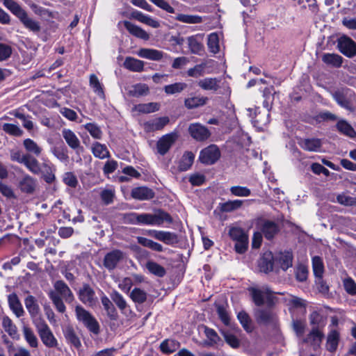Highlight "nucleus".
<instances>
[{"instance_id": "nucleus-56", "label": "nucleus", "mask_w": 356, "mask_h": 356, "mask_svg": "<svg viewBox=\"0 0 356 356\" xmlns=\"http://www.w3.org/2000/svg\"><path fill=\"white\" fill-rule=\"evenodd\" d=\"M23 145L26 150L35 156H39L42 152V148L32 139L26 138Z\"/></svg>"}, {"instance_id": "nucleus-14", "label": "nucleus", "mask_w": 356, "mask_h": 356, "mask_svg": "<svg viewBox=\"0 0 356 356\" xmlns=\"http://www.w3.org/2000/svg\"><path fill=\"white\" fill-rule=\"evenodd\" d=\"M213 60H209L196 65L187 70V75L191 77L197 78L203 76L204 74H211L212 71L209 70V68L213 66Z\"/></svg>"}, {"instance_id": "nucleus-44", "label": "nucleus", "mask_w": 356, "mask_h": 356, "mask_svg": "<svg viewBox=\"0 0 356 356\" xmlns=\"http://www.w3.org/2000/svg\"><path fill=\"white\" fill-rule=\"evenodd\" d=\"M145 266L150 273L157 277H163L166 273L165 269L155 261H148Z\"/></svg>"}, {"instance_id": "nucleus-50", "label": "nucleus", "mask_w": 356, "mask_h": 356, "mask_svg": "<svg viewBox=\"0 0 356 356\" xmlns=\"http://www.w3.org/2000/svg\"><path fill=\"white\" fill-rule=\"evenodd\" d=\"M27 169L33 174L39 175L40 173V166L38 160L31 156L28 155L24 163H23Z\"/></svg>"}, {"instance_id": "nucleus-8", "label": "nucleus", "mask_w": 356, "mask_h": 356, "mask_svg": "<svg viewBox=\"0 0 356 356\" xmlns=\"http://www.w3.org/2000/svg\"><path fill=\"white\" fill-rule=\"evenodd\" d=\"M188 133L193 139L200 142L207 140L211 136L209 130L200 123L191 124Z\"/></svg>"}, {"instance_id": "nucleus-18", "label": "nucleus", "mask_w": 356, "mask_h": 356, "mask_svg": "<svg viewBox=\"0 0 356 356\" xmlns=\"http://www.w3.org/2000/svg\"><path fill=\"white\" fill-rule=\"evenodd\" d=\"M275 266V258L271 252H266L259 262V268L261 272L268 273L273 270Z\"/></svg>"}, {"instance_id": "nucleus-17", "label": "nucleus", "mask_w": 356, "mask_h": 356, "mask_svg": "<svg viewBox=\"0 0 356 356\" xmlns=\"http://www.w3.org/2000/svg\"><path fill=\"white\" fill-rule=\"evenodd\" d=\"M22 331L24 339L29 347L33 350L38 349L40 342L33 330L28 325H24Z\"/></svg>"}, {"instance_id": "nucleus-45", "label": "nucleus", "mask_w": 356, "mask_h": 356, "mask_svg": "<svg viewBox=\"0 0 356 356\" xmlns=\"http://www.w3.org/2000/svg\"><path fill=\"white\" fill-rule=\"evenodd\" d=\"M204 334L208 339L207 341L204 342V344L209 346H213L218 343L220 341V337L218 335L217 332L211 328H209L207 326H204Z\"/></svg>"}, {"instance_id": "nucleus-51", "label": "nucleus", "mask_w": 356, "mask_h": 356, "mask_svg": "<svg viewBox=\"0 0 356 356\" xmlns=\"http://www.w3.org/2000/svg\"><path fill=\"white\" fill-rule=\"evenodd\" d=\"M159 106L157 103H147L136 105L133 110L142 113H149L158 111Z\"/></svg>"}, {"instance_id": "nucleus-41", "label": "nucleus", "mask_w": 356, "mask_h": 356, "mask_svg": "<svg viewBox=\"0 0 356 356\" xmlns=\"http://www.w3.org/2000/svg\"><path fill=\"white\" fill-rule=\"evenodd\" d=\"M337 130L343 135L350 138L356 136V131L353 127L346 120H339L337 124Z\"/></svg>"}, {"instance_id": "nucleus-6", "label": "nucleus", "mask_w": 356, "mask_h": 356, "mask_svg": "<svg viewBox=\"0 0 356 356\" xmlns=\"http://www.w3.org/2000/svg\"><path fill=\"white\" fill-rule=\"evenodd\" d=\"M220 156V152L216 145H211L203 149L200 154L199 160L207 165L215 163Z\"/></svg>"}, {"instance_id": "nucleus-1", "label": "nucleus", "mask_w": 356, "mask_h": 356, "mask_svg": "<svg viewBox=\"0 0 356 356\" xmlns=\"http://www.w3.org/2000/svg\"><path fill=\"white\" fill-rule=\"evenodd\" d=\"M34 325L43 345L48 348H56L58 341L47 323L42 319L33 321Z\"/></svg>"}, {"instance_id": "nucleus-5", "label": "nucleus", "mask_w": 356, "mask_h": 356, "mask_svg": "<svg viewBox=\"0 0 356 356\" xmlns=\"http://www.w3.org/2000/svg\"><path fill=\"white\" fill-rule=\"evenodd\" d=\"M125 254L120 250H113L107 252L103 259V266L108 271H112L123 261Z\"/></svg>"}, {"instance_id": "nucleus-63", "label": "nucleus", "mask_w": 356, "mask_h": 356, "mask_svg": "<svg viewBox=\"0 0 356 356\" xmlns=\"http://www.w3.org/2000/svg\"><path fill=\"white\" fill-rule=\"evenodd\" d=\"M243 201L241 200H229L222 205V210L225 212H230L240 208Z\"/></svg>"}, {"instance_id": "nucleus-30", "label": "nucleus", "mask_w": 356, "mask_h": 356, "mask_svg": "<svg viewBox=\"0 0 356 356\" xmlns=\"http://www.w3.org/2000/svg\"><path fill=\"white\" fill-rule=\"evenodd\" d=\"M132 17L139 21L140 22H142L143 24H145L152 28H159L160 26V23L159 21L153 19L150 16L145 15L143 13L136 10L134 11L131 14Z\"/></svg>"}, {"instance_id": "nucleus-34", "label": "nucleus", "mask_w": 356, "mask_h": 356, "mask_svg": "<svg viewBox=\"0 0 356 356\" xmlns=\"http://www.w3.org/2000/svg\"><path fill=\"white\" fill-rule=\"evenodd\" d=\"M322 60L327 65L339 67L341 66L343 58L337 54L326 53L323 54Z\"/></svg>"}, {"instance_id": "nucleus-22", "label": "nucleus", "mask_w": 356, "mask_h": 356, "mask_svg": "<svg viewBox=\"0 0 356 356\" xmlns=\"http://www.w3.org/2000/svg\"><path fill=\"white\" fill-rule=\"evenodd\" d=\"M339 340V332L334 328H331L327 336L326 349L331 353L335 352L338 348Z\"/></svg>"}, {"instance_id": "nucleus-27", "label": "nucleus", "mask_w": 356, "mask_h": 356, "mask_svg": "<svg viewBox=\"0 0 356 356\" xmlns=\"http://www.w3.org/2000/svg\"><path fill=\"white\" fill-rule=\"evenodd\" d=\"M54 288L57 291L56 293H59L67 302H70L73 300L74 296L68 286L61 280L57 281L54 284Z\"/></svg>"}, {"instance_id": "nucleus-57", "label": "nucleus", "mask_w": 356, "mask_h": 356, "mask_svg": "<svg viewBox=\"0 0 356 356\" xmlns=\"http://www.w3.org/2000/svg\"><path fill=\"white\" fill-rule=\"evenodd\" d=\"M4 6L17 17L24 10L19 4L14 0H1Z\"/></svg>"}, {"instance_id": "nucleus-10", "label": "nucleus", "mask_w": 356, "mask_h": 356, "mask_svg": "<svg viewBox=\"0 0 356 356\" xmlns=\"http://www.w3.org/2000/svg\"><path fill=\"white\" fill-rule=\"evenodd\" d=\"M339 51L347 57L351 58L356 55V43L347 36H342L338 40Z\"/></svg>"}, {"instance_id": "nucleus-20", "label": "nucleus", "mask_w": 356, "mask_h": 356, "mask_svg": "<svg viewBox=\"0 0 356 356\" xmlns=\"http://www.w3.org/2000/svg\"><path fill=\"white\" fill-rule=\"evenodd\" d=\"M169 122L168 117L157 118L144 123V129L147 132L161 130Z\"/></svg>"}, {"instance_id": "nucleus-60", "label": "nucleus", "mask_w": 356, "mask_h": 356, "mask_svg": "<svg viewBox=\"0 0 356 356\" xmlns=\"http://www.w3.org/2000/svg\"><path fill=\"white\" fill-rule=\"evenodd\" d=\"M186 88V84L184 83H175L170 85H167L164 87V91L166 94L173 95L179 93Z\"/></svg>"}, {"instance_id": "nucleus-32", "label": "nucleus", "mask_w": 356, "mask_h": 356, "mask_svg": "<svg viewBox=\"0 0 356 356\" xmlns=\"http://www.w3.org/2000/svg\"><path fill=\"white\" fill-rule=\"evenodd\" d=\"M24 304L31 318H34L38 316L40 307L33 296H28L24 300Z\"/></svg>"}, {"instance_id": "nucleus-33", "label": "nucleus", "mask_w": 356, "mask_h": 356, "mask_svg": "<svg viewBox=\"0 0 356 356\" xmlns=\"http://www.w3.org/2000/svg\"><path fill=\"white\" fill-rule=\"evenodd\" d=\"M324 334L318 328L313 327L305 341L307 343H311L314 348H316L320 346Z\"/></svg>"}, {"instance_id": "nucleus-7", "label": "nucleus", "mask_w": 356, "mask_h": 356, "mask_svg": "<svg viewBox=\"0 0 356 356\" xmlns=\"http://www.w3.org/2000/svg\"><path fill=\"white\" fill-rule=\"evenodd\" d=\"M178 138L176 132H172L163 136L156 143V149L161 155H165Z\"/></svg>"}, {"instance_id": "nucleus-43", "label": "nucleus", "mask_w": 356, "mask_h": 356, "mask_svg": "<svg viewBox=\"0 0 356 356\" xmlns=\"http://www.w3.org/2000/svg\"><path fill=\"white\" fill-rule=\"evenodd\" d=\"M312 268L315 277L318 279H322L324 273V265L323 259L318 257L315 256L312 258Z\"/></svg>"}, {"instance_id": "nucleus-39", "label": "nucleus", "mask_w": 356, "mask_h": 356, "mask_svg": "<svg viewBox=\"0 0 356 356\" xmlns=\"http://www.w3.org/2000/svg\"><path fill=\"white\" fill-rule=\"evenodd\" d=\"M89 83L93 92L100 98L104 99L105 95L103 85L95 74H91L90 76Z\"/></svg>"}, {"instance_id": "nucleus-2", "label": "nucleus", "mask_w": 356, "mask_h": 356, "mask_svg": "<svg viewBox=\"0 0 356 356\" xmlns=\"http://www.w3.org/2000/svg\"><path fill=\"white\" fill-rule=\"evenodd\" d=\"M74 312L77 321L82 323L90 332L96 335L99 333V324L88 311L81 305H77L75 307Z\"/></svg>"}, {"instance_id": "nucleus-59", "label": "nucleus", "mask_w": 356, "mask_h": 356, "mask_svg": "<svg viewBox=\"0 0 356 356\" xmlns=\"http://www.w3.org/2000/svg\"><path fill=\"white\" fill-rule=\"evenodd\" d=\"M208 47L211 52L216 54L219 51V38L216 33H212L208 36Z\"/></svg>"}, {"instance_id": "nucleus-58", "label": "nucleus", "mask_w": 356, "mask_h": 356, "mask_svg": "<svg viewBox=\"0 0 356 356\" xmlns=\"http://www.w3.org/2000/svg\"><path fill=\"white\" fill-rule=\"evenodd\" d=\"M49 296L56 307L57 311L60 313H64L65 312L66 307L59 294L56 293L55 291H50Z\"/></svg>"}, {"instance_id": "nucleus-61", "label": "nucleus", "mask_w": 356, "mask_h": 356, "mask_svg": "<svg viewBox=\"0 0 356 356\" xmlns=\"http://www.w3.org/2000/svg\"><path fill=\"white\" fill-rule=\"evenodd\" d=\"M111 297L112 300L121 311H124L127 307V301L119 292L113 291Z\"/></svg>"}, {"instance_id": "nucleus-46", "label": "nucleus", "mask_w": 356, "mask_h": 356, "mask_svg": "<svg viewBox=\"0 0 356 356\" xmlns=\"http://www.w3.org/2000/svg\"><path fill=\"white\" fill-rule=\"evenodd\" d=\"M40 173L44 181L48 183H52L55 179V175L52 167L47 163H43L40 167Z\"/></svg>"}, {"instance_id": "nucleus-55", "label": "nucleus", "mask_w": 356, "mask_h": 356, "mask_svg": "<svg viewBox=\"0 0 356 356\" xmlns=\"http://www.w3.org/2000/svg\"><path fill=\"white\" fill-rule=\"evenodd\" d=\"M179 346V342L173 339H166L161 345V350L164 353H172L175 352Z\"/></svg>"}, {"instance_id": "nucleus-31", "label": "nucleus", "mask_w": 356, "mask_h": 356, "mask_svg": "<svg viewBox=\"0 0 356 356\" xmlns=\"http://www.w3.org/2000/svg\"><path fill=\"white\" fill-rule=\"evenodd\" d=\"M321 145V140L318 138H306L302 140L300 143L302 149L309 152H318Z\"/></svg>"}, {"instance_id": "nucleus-13", "label": "nucleus", "mask_w": 356, "mask_h": 356, "mask_svg": "<svg viewBox=\"0 0 356 356\" xmlns=\"http://www.w3.org/2000/svg\"><path fill=\"white\" fill-rule=\"evenodd\" d=\"M257 321L259 323L268 325L276 321V315L269 309H257L254 311Z\"/></svg>"}, {"instance_id": "nucleus-28", "label": "nucleus", "mask_w": 356, "mask_h": 356, "mask_svg": "<svg viewBox=\"0 0 356 356\" xmlns=\"http://www.w3.org/2000/svg\"><path fill=\"white\" fill-rule=\"evenodd\" d=\"M348 92V90H337L332 95V97L340 106L347 110L352 111L353 108L350 102L346 97Z\"/></svg>"}, {"instance_id": "nucleus-64", "label": "nucleus", "mask_w": 356, "mask_h": 356, "mask_svg": "<svg viewBox=\"0 0 356 356\" xmlns=\"http://www.w3.org/2000/svg\"><path fill=\"white\" fill-rule=\"evenodd\" d=\"M345 291L350 295H356V282L353 279L348 277L343 280Z\"/></svg>"}, {"instance_id": "nucleus-26", "label": "nucleus", "mask_w": 356, "mask_h": 356, "mask_svg": "<svg viewBox=\"0 0 356 356\" xmlns=\"http://www.w3.org/2000/svg\"><path fill=\"white\" fill-rule=\"evenodd\" d=\"M8 305L10 309L17 317H21L24 314L22 305L16 293H11L8 296Z\"/></svg>"}, {"instance_id": "nucleus-23", "label": "nucleus", "mask_w": 356, "mask_h": 356, "mask_svg": "<svg viewBox=\"0 0 356 356\" xmlns=\"http://www.w3.org/2000/svg\"><path fill=\"white\" fill-rule=\"evenodd\" d=\"M124 26L129 33L134 36L144 40H148L149 39V33L140 26L135 25L129 21H124Z\"/></svg>"}, {"instance_id": "nucleus-40", "label": "nucleus", "mask_w": 356, "mask_h": 356, "mask_svg": "<svg viewBox=\"0 0 356 356\" xmlns=\"http://www.w3.org/2000/svg\"><path fill=\"white\" fill-rule=\"evenodd\" d=\"M207 101V97H192L185 99L184 105L188 109H193L205 105Z\"/></svg>"}, {"instance_id": "nucleus-47", "label": "nucleus", "mask_w": 356, "mask_h": 356, "mask_svg": "<svg viewBox=\"0 0 356 356\" xmlns=\"http://www.w3.org/2000/svg\"><path fill=\"white\" fill-rule=\"evenodd\" d=\"M129 297L135 303L143 304L147 300V293L140 288H134L131 291Z\"/></svg>"}, {"instance_id": "nucleus-9", "label": "nucleus", "mask_w": 356, "mask_h": 356, "mask_svg": "<svg viewBox=\"0 0 356 356\" xmlns=\"http://www.w3.org/2000/svg\"><path fill=\"white\" fill-rule=\"evenodd\" d=\"M147 234L167 245H171L178 242L177 235L173 232L149 229L147 232Z\"/></svg>"}, {"instance_id": "nucleus-38", "label": "nucleus", "mask_w": 356, "mask_h": 356, "mask_svg": "<svg viewBox=\"0 0 356 356\" xmlns=\"http://www.w3.org/2000/svg\"><path fill=\"white\" fill-rule=\"evenodd\" d=\"M124 66L133 72H142L144 68V63L136 58L127 57L124 62Z\"/></svg>"}, {"instance_id": "nucleus-12", "label": "nucleus", "mask_w": 356, "mask_h": 356, "mask_svg": "<svg viewBox=\"0 0 356 356\" xmlns=\"http://www.w3.org/2000/svg\"><path fill=\"white\" fill-rule=\"evenodd\" d=\"M275 266L286 270L293 265V254L291 251L280 252L274 256Z\"/></svg>"}, {"instance_id": "nucleus-35", "label": "nucleus", "mask_w": 356, "mask_h": 356, "mask_svg": "<svg viewBox=\"0 0 356 356\" xmlns=\"http://www.w3.org/2000/svg\"><path fill=\"white\" fill-rule=\"evenodd\" d=\"M278 230L277 224L271 221H265L261 226V232L268 240L273 238Z\"/></svg>"}, {"instance_id": "nucleus-3", "label": "nucleus", "mask_w": 356, "mask_h": 356, "mask_svg": "<svg viewBox=\"0 0 356 356\" xmlns=\"http://www.w3.org/2000/svg\"><path fill=\"white\" fill-rule=\"evenodd\" d=\"M165 222H172V218L168 213L161 209L154 213H139V225L160 226Z\"/></svg>"}, {"instance_id": "nucleus-49", "label": "nucleus", "mask_w": 356, "mask_h": 356, "mask_svg": "<svg viewBox=\"0 0 356 356\" xmlns=\"http://www.w3.org/2000/svg\"><path fill=\"white\" fill-rule=\"evenodd\" d=\"M137 241L141 245L149 248L152 250H155L157 252H162L163 250V248L160 243L154 242L147 238L143 236H138Z\"/></svg>"}, {"instance_id": "nucleus-11", "label": "nucleus", "mask_w": 356, "mask_h": 356, "mask_svg": "<svg viewBox=\"0 0 356 356\" xmlns=\"http://www.w3.org/2000/svg\"><path fill=\"white\" fill-rule=\"evenodd\" d=\"M79 298L83 304L90 307L95 305L97 300L94 290L88 284H84L80 289Z\"/></svg>"}, {"instance_id": "nucleus-53", "label": "nucleus", "mask_w": 356, "mask_h": 356, "mask_svg": "<svg viewBox=\"0 0 356 356\" xmlns=\"http://www.w3.org/2000/svg\"><path fill=\"white\" fill-rule=\"evenodd\" d=\"M188 48L192 54H200L203 50V45L197 39L195 35L190 36L187 38Z\"/></svg>"}, {"instance_id": "nucleus-15", "label": "nucleus", "mask_w": 356, "mask_h": 356, "mask_svg": "<svg viewBox=\"0 0 356 356\" xmlns=\"http://www.w3.org/2000/svg\"><path fill=\"white\" fill-rule=\"evenodd\" d=\"M18 187L21 192L32 194L37 187V180L29 175H24L19 181Z\"/></svg>"}, {"instance_id": "nucleus-21", "label": "nucleus", "mask_w": 356, "mask_h": 356, "mask_svg": "<svg viewBox=\"0 0 356 356\" xmlns=\"http://www.w3.org/2000/svg\"><path fill=\"white\" fill-rule=\"evenodd\" d=\"M17 18L23 24L25 28L29 31L37 33L40 31V24L38 21L30 17L24 10Z\"/></svg>"}, {"instance_id": "nucleus-24", "label": "nucleus", "mask_w": 356, "mask_h": 356, "mask_svg": "<svg viewBox=\"0 0 356 356\" xmlns=\"http://www.w3.org/2000/svg\"><path fill=\"white\" fill-rule=\"evenodd\" d=\"M138 56L143 58L159 61L163 57V52L157 49L142 48L138 50Z\"/></svg>"}, {"instance_id": "nucleus-4", "label": "nucleus", "mask_w": 356, "mask_h": 356, "mask_svg": "<svg viewBox=\"0 0 356 356\" xmlns=\"http://www.w3.org/2000/svg\"><path fill=\"white\" fill-rule=\"evenodd\" d=\"M254 303L258 306L266 304L268 307L275 302V297L270 289L264 286L261 288L251 287L248 289Z\"/></svg>"}, {"instance_id": "nucleus-29", "label": "nucleus", "mask_w": 356, "mask_h": 356, "mask_svg": "<svg viewBox=\"0 0 356 356\" xmlns=\"http://www.w3.org/2000/svg\"><path fill=\"white\" fill-rule=\"evenodd\" d=\"M63 334L67 342L76 348H79L81 346V341L72 326H67L63 330Z\"/></svg>"}, {"instance_id": "nucleus-37", "label": "nucleus", "mask_w": 356, "mask_h": 356, "mask_svg": "<svg viewBox=\"0 0 356 356\" xmlns=\"http://www.w3.org/2000/svg\"><path fill=\"white\" fill-rule=\"evenodd\" d=\"M195 155L191 152H186L181 156L178 168L180 171L188 170L193 163Z\"/></svg>"}, {"instance_id": "nucleus-25", "label": "nucleus", "mask_w": 356, "mask_h": 356, "mask_svg": "<svg viewBox=\"0 0 356 356\" xmlns=\"http://www.w3.org/2000/svg\"><path fill=\"white\" fill-rule=\"evenodd\" d=\"M133 198L139 200H148L154 197V191L147 187H137L131 191Z\"/></svg>"}, {"instance_id": "nucleus-16", "label": "nucleus", "mask_w": 356, "mask_h": 356, "mask_svg": "<svg viewBox=\"0 0 356 356\" xmlns=\"http://www.w3.org/2000/svg\"><path fill=\"white\" fill-rule=\"evenodd\" d=\"M62 136L71 149L75 150L76 152H78L79 149H82L81 142L74 131L69 129H63L62 130Z\"/></svg>"}, {"instance_id": "nucleus-19", "label": "nucleus", "mask_w": 356, "mask_h": 356, "mask_svg": "<svg viewBox=\"0 0 356 356\" xmlns=\"http://www.w3.org/2000/svg\"><path fill=\"white\" fill-rule=\"evenodd\" d=\"M220 78L206 77L199 80L197 82V86L204 90H211L216 92L220 88Z\"/></svg>"}, {"instance_id": "nucleus-52", "label": "nucleus", "mask_w": 356, "mask_h": 356, "mask_svg": "<svg viewBox=\"0 0 356 356\" xmlns=\"http://www.w3.org/2000/svg\"><path fill=\"white\" fill-rule=\"evenodd\" d=\"M83 127L93 138L100 140L102 138L103 132L97 124L86 123Z\"/></svg>"}, {"instance_id": "nucleus-48", "label": "nucleus", "mask_w": 356, "mask_h": 356, "mask_svg": "<svg viewBox=\"0 0 356 356\" xmlns=\"http://www.w3.org/2000/svg\"><path fill=\"white\" fill-rule=\"evenodd\" d=\"M2 326L4 330L12 337L15 338L17 335V329L8 316H3L2 318Z\"/></svg>"}, {"instance_id": "nucleus-62", "label": "nucleus", "mask_w": 356, "mask_h": 356, "mask_svg": "<svg viewBox=\"0 0 356 356\" xmlns=\"http://www.w3.org/2000/svg\"><path fill=\"white\" fill-rule=\"evenodd\" d=\"M2 129L6 133L14 136H20L23 133L17 125L13 124L5 123L2 125Z\"/></svg>"}, {"instance_id": "nucleus-36", "label": "nucleus", "mask_w": 356, "mask_h": 356, "mask_svg": "<svg viewBox=\"0 0 356 356\" xmlns=\"http://www.w3.org/2000/svg\"><path fill=\"white\" fill-rule=\"evenodd\" d=\"M93 155L100 159H104L110 157V153L105 145L96 142L92 144L91 148Z\"/></svg>"}, {"instance_id": "nucleus-54", "label": "nucleus", "mask_w": 356, "mask_h": 356, "mask_svg": "<svg viewBox=\"0 0 356 356\" xmlns=\"http://www.w3.org/2000/svg\"><path fill=\"white\" fill-rule=\"evenodd\" d=\"M149 88L147 85L138 83L130 87L129 94L133 97H140L147 94Z\"/></svg>"}, {"instance_id": "nucleus-42", "label": "nucleus", "mask_w": 356, "mask_h": 356, "mask_svg": "<svg viewBox=\"0 0 356 356\" xmlns=\"http://www.w3.org/2000/svg\"><path fill=\"white\" fill-rule=\"evenodd\" d=\"M175 19L185 24H200L203 22V19L201 16L182 13L177 14L175 17Z\"/></svg>"}]
</instances>
